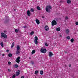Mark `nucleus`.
<instances>
[{"mask_svg": "<svg viewBox=\"0 0 78 78\" xmlns=\"http://www.w3.org/2000/svg\"><path fill=\"white\" fill-rule=\"evenodd\" d=\"M52 8L51 7V6L49 5L47 6L46 7V12H50V10Z\"/></svg>", "mask_w": 78, "mask_h": 78, "instance_id": "obj_1", "label": "nucleus"}, {"mask_svg": "<svg viewBox=\"0 0 78 78\" xmlns=\"http://www.w3.org/2000/svg\"><path fill=\"white\" fill-rule=\"evenodd\" d=\"M1 36L2 37H4L5 39H6L7 38V35L6 34L3 33H2L1 34Z\"/></svg>", "mask_w": 78, "mask_h": 78, "instance_id": "obj_2", "label": "nucleus"}, {"mask_svg": "<svg viewBox=\"0 0 78 78\" xmlns=\"http://www.w3.org/2000/svg\"><path fill=\"white\" fill-rule=\"evenodd\" d=\"M40 51L41 53H46V52H47V50L45 49H43V48H42Z\"/></svg>", "mask_w": 78, "mask_h": 78, "instance_id": "obj_3", "label": "nucleus"}, {"mask_svg": "<svg viewBox=\"0 0 78 78\" xmlns=\"http://www.w3.org/2000/svg\"><path fill=\"white\" fill-rule=\"evenodd\" d=\"M56 24H57V23H56V21L55 20H54L52 21V22L51 23L52 26H54L55 25H56Z\"/></svg>", "mask_w": 78, "mask_h": 78, "instance_id": "obj_4", "label": "nucleus"}, {"mask_svg": "<svg viewBox=\"0 0 78 78\" xmlns=\"http://www.w3.org/2000/svg\"><path fill=\"white\" fill-rule=\"evenodd\" d=\"M20 57H18L17 58H16V62H17L18 64H19V62H20Z\"/></svg>", "mask_w": 78, "mask_h": 78, "instance_id": "obj_5", "label": "nucleus"}, {"mask_svg": "<svg viewBox=\"0 0 78 78\" xmlns=\"http://www.w3.org/2000/svg\"><path fill=\"white\" fill-rule=\"evenodd\" d=\"M20 70L17 71L16 73V76H18L19 75H20Z\"/></svg>", "mask_w": 78, "mask_h": 78, "instance_id": "obj_6", "label": "nucleus"}, {"mask_svg": "<svg viewBox=\"0 0 78 78\" xmlns=\"http://www.w3.org/2000/svg\"><path fill=\"white\" fill-rule=\"evenodd\" d=\"M27 14L28 16H31V13H30V10H28L27 12Z\"/></svg>", "mask_w": 78, "mask_h": 78, "instance_id": "obj_7", "label": "nucleus"}, {"mask_svg": "<svg viewBox=\"0 0 78 78\" xmlns=\"http://www.w3.org/2000/svg\"><path fill=\"white\" fill-rule=\"evenodd\" d=\"M36 22L37 23V24H38V25H39V24L40 23V22H39V20L37 19H36L35 20Z\"/></svg>", "mask_w": 78, "mask_h": 78, "instance_id": "obj_8", "label": "nucleus"}, {"mask_svg": "<svg viewBox=\"0 0 78 78\" xmlns=\"http://www.w3.org/2000/svg\"><path fill=\"white\" fill-rule=\"evenodd\" d=\"M44 28H45V30H46V31L48 30L49 29V28H48V27L47 26H46Z\"/></svg>", "mask_w": 78, "mask_h": 78, "instance_id": "obj_9", "label": "nucleus"}, {"mask_svg": "<svg viewBox=\"0 0 78 78\" xmlns=\"http://www.w3.org/2000/svg\"><path fill=\"white\" fill-rule=\"evenodd\" d=\"M38 40V39H34V43H35L36 44V45H37V44H38V42H37Z\"/></svg>", "mask_w": 78, "mask_h": 78, "instance_id": "obj_10", "label": "nucleus"}, {"mask_svg": "<svg viewBox=\"0 0 78 78\" xmlns=\"http://www.w3.org/2000/svg\"><path fill=\"white\" fill-rule=\"evenodd\" d=\"M53 53H52L51 52H50L49 55V57H50V58H51V56H53Z\"/></svg>", "mask_w": 78, "mask_h": 78, "instance_id": "obj_11", "label": "nucleus"}, {"mask_svg": "<svg viewBox=\"0 0 78 78\" xmlns=\"http://www.w3.org/2000/svg\"><path fill=\"white\" fill-rule=\"evenodd\" d=\"M69 32H70V30H69L67 29L66 30V34H69Z\"/></svg>", "mask_w": 78, "mask_h": 78, "instance_id": "obj_12", "label": "nucleus"}, {"mask_svg": "<svg viewBox=\"0 0 78 78\" xmlns=\"http://www.w3.org/2000/svg\"><path fill=\"white\" fill-rule=\"evenodd\" d=\"M16 48H17V50H19L20 49V47L18 45L17 46Z\"/></svg>", "mask_w": 78, "mask_h": 78, "instance_id": "obj_13", "label": "nucleus"}, {"mask_svg": "<svg viewBox=\"0 0 78 78\" xmlns=\"http://www.w3.org/2000/svg\"><path fill=\"white\" fill-rule=\"evenodd\" d=\"M56 31H61V29H60V28L58 27L56 29Z\"/></svg>", "mask_w": 78, "mask_h": 78, "instance_id": "obj_14", "label": "nucleus"}, {"mask_svg": "<svg viewBox=\"0 0 78 78\" xmlns=\"http://www.w3.org/2000/svg\"><path fill=\"white\" fill-rule=\"evenodd\" d=\"M15 31L16 33H17L18 32H19V30L16 29L15 30Z\"/></svg>", "mask_w": 78, "mask_h": 78, "instance_id": "obj_15", "label": "nucleus"}, {"mask_svg": "<svg viewBox=\"0 0 78 78\" xmlns=\"http://www.w3.org/2000/svg\"><path fill=\"white\" fill-rule=\"evenodd\" d=\"M14 46V42H13L12 43V44L11 45V48H12V47H13Z\"/></svg>", "mask_w": 78, "mask_h": 78, "instance_id": "obj_16", "label": "nucleus"}, {"mask_svg": "<svg viewBox=\"0 0 78 78\" xmlns=\"http://www.w3.org/2000/svg\"><path fill=\"white\" fill-rule=\"evenodd\" d=\"M37 9L38 10H39V11H40V10H41V8H40V7L39 6H37Z\"/></svg>", "mask_w": 78, "mask_h": 78, "instance_id": "obj_17", "label": "nucleus"}, {"mask_svg": "<svg viewBox=\"0 0 78 78\" xmlns=\"http://www.w3.org/2000/svg\"><path fill=\"white\" fill-rule=\"evenodd\" d=\"M36 52V51L34 50H33L32 51L31 53L32 54H34Z\"/></svg>", "mask_w": 78, "mask_h": 78, "instance_id": "obj_18", "label": "nucleus"}, {"mask_svg": "<svg viewBox=\"0 0 78 78\" xmlns=\"http://www.w3.org/2000/svg\"><path fill=\"white\" fill-rule=\"evenodd\" d=\"M67 3H70L71 1L70 0H68L67 1Z\"/></svg>", "mask_w": 78, "mask_h": 78, "instance_id": "obj_19", "label": "nucleus"}, {"mask_svg": "<svg viewBox=\"0 0 78 78\" xmlns=\"http://www.w3.org/2000/svg\"><path fill=\"white\" fill-rule=\"evenodd\" d=\"M20 53V52L19 51V50H17L16 52V54H19Z\"/></svg>", "mask_w": 78, "mask_h": 78, "instance_id": "obj_20", "label": "nucleus"}, {"mask_svg": "<svg viewBox=\"0 0 78 78\" xmlns=\"http://www.w3.org/2000/svg\"><path fill=\"white\" fill-rule=\"evenodd\" d=\"M38 73H39V71L37 70H36L35 72V74H37Z\"/></svg>", "mask_w": 78, "mask_h": 78, "instance_id": "obj_21", "label": "nucleus"}, {"mask_svg": "<svg viewBox=\"0 0 78 78\" xmlns=\"http://www.w3.org/2000/svg\"><path fill=\"white\" fill-rule=\"evenodd\" d=\"M9 57H11L12 56V54L9 53L8 55Z\"/></svg>", "mask_w": 78, "mask_h": 78, "instance_id": "obj_22", "label": "nucleus"}, {"mask_svg": "<svg viewBox=\"0 0 78 78\" xmlns=\"http://www.w3.org/2000/svg\"><path fill=\"white\" fill-rule=\"evenodd\" d=\"M66 39H70V37L69 36H68L66 37Z\"/></svg>", "mask_w": 78, "mask_h": 78, "instance_id": "obj_23", "label": "nucleus"}, {"mask_svg": "<svg viewBox=\"0 0 78 78\" xmlns=\"http://www.w3.org/2000/svg\"><path fill=\"white\" fill-rule=\"evenodd\" d=\"M43 71L41 70L40 71V74L41 75H43Z\"/></svg>", "mask_w": 78, "mask_h": 78, "instance_id": "obj_24", "label": "nucleus"}, {"mask_svg": "<svg viewBox=\"0 0 78 78\" xmlns=\"http://www.w3.org/2000/svg\"><path fill=\"white\" fill-rule=\"evenodd\" d=\"M30 11H31V12H34V9L33 8H31Z\"/></svg>", "mask_w": 78, "mask_h": 78, "instance_id": "obj_25", "label": "nucleus"}, {"mask_svg": "<svg viewBox=\"0 0 78 78\" xmlns=\"http://www.w3.org/2000/svg\"><path fill=\"white\" fill-rule=\"evenodd\" d=\"M70 41L71 42L73 43V41H74V39H71Z\"/></svg>", "mask_w": 78, "mask_h": 78, "instance_id": "obj_26", "label": "nucleus"}, {"mask_svg": "<svg viewBox=\"0 0 78 78\" xmlns=\"http://www.w3.org/2000/svg\"><path fill=\"white\" fill-rule=\"evenodd\" d=\"M30 35H33L34 34V31H33L30 33Z\"/></svg>", "mask_w": 78, "mask_h": 78, "instance_id": "obj_27", "label": "nucleus"}, {"mask_svg": "<svg viewBox=\"0 0 78 78\" xmlns=\"http://www.w3.org/2000/svg\"><path fill=\"white\" fill-rule=\"evenodd\" d=\"M68 19H69V18L67 16H66L65 17V20H67Z\"/></svg>", "mask_w": 78, "mask_h": 78, "instance_id": "obj_28", "label": "nucleus"}, {"mask_svg": "<svg viewBox=\"0 0 78 78\" xmlns=\"http://www.w3.org/2000/svg\"><path fill=\"white\" fill-rule=\"evenodd\" d=\"M1 45L2 46V47H3V42H2L1 43Z\"/></svg>", "mask_w": 78, "mask_h": 78, "instance_id": "obj_29", "label": "nucleus"}, {"mask_svg": "<svg viewBox=\"0 0 78 78\" xmlns=\"http://www.w3.org/2000/svg\"><path fill=\"white\" fill-rule=\"evenodd\" d=\"M15 67L16 68H17V67H18V65L17 64H16L15 66Z\"/></svg>", "mask_w": 78, "mask_h": 78, "instance_id": "obj_30", "label": "nucleus"}, {"mask_svg": "<svg viewBox=\"0 0 78 78\" xmlns=\"http://www.w3.org/2000/svg\"><path fill=\"white\" fill-rule=\"evenodd\" d=\"M16 77V75L15 74L13 75L12 76V78H15Z\"/></svg>", "mask_w": 78, "mask_h": 78, "instance_id": "obj_31", "label": "nucleus"}, {"mask_svg": "<svg viewBox=\"0 0 78 78\" xmlns=\"http://www.w3.org/2000/svg\"><path fill=\"white\" fill-rule=\"evenodd\" d=\"M44 44L46 46H48V44H47V43H45Z\"/></svg>", "mask_w": 78, "mask_h": 78, "instance_id": "obj_32", "label": "nucleus"}, {"mask_svg": "<svg viewBox=\"0 0 78 78\" xmlns=\"http://www.w3.org/2000/svg\"><path fill=\"white\" fill-rule=\"evenodd\" d=\"M35 39H38V38H37V36H35L34 37Z\"/></svg>", "mask_w": 78, "mask_h": 78, "instance_id": "obj_33", "label": "nucleus"}, {"mask_svg": "<svg viewBox=\"0 0 78 78\" xmlns=\"http://www.w3.org/2000/svg\"><path fill=\"white\" fill-rule=\"evenodd\" d=\"M8 64H9V65H11V62H8Z\"/></svg>", "mask_w": 78, "mask_h": 78, "instance_id": "obj_34", "label": "nucleus"}, {"mask_svg": "<svg viewBox=\"0 0 78 78\" xmlns=\"http://www.w3.org/2000/svg\"><path fill=\"white\" fill-rule=\"evenodd\" d=\"M31 63L32 65H33V64H34V62L33 61H31Z\"/></svg>", "mask_w": 78, "mask_h": 78, "instance_id": "obj_35", "label": "nucleus"}, {"mask_svg": "<svg viewBox=\"0 0 78 78\" xmlns=\"http://www.w3.org/2000/svg\"><path fill=\"white\" fill-rule=\"evenodd\" d=\"M76 25H78V22H77L76 23Z\"/></svg>", "mask_w": 78, "mask_h": 78, "instance_id": "obj_36", "label": "nucleus"}, {"mask_svg": "<svg viewBox=\"0 0 78 78\" xmlns=\"http://www.w3.org/2000/svg\"><path fill=\"white\" fill-rule=\"evenodd\" d=\"M8 72H11V69H8Z\"/></svg>", "mask_w": 78, "mask_h": 78, "instance_id": "obj_37", "label": "nucleus"}, {"mask_svg": "<svg viewBox=\"0 0 78 78\" xmlns=\"http://www.w3.org/2000/svg\"><path fill=\"white\" fill-rule=\"evenodd\" d=\"M64 53H67V51H65Z\"/></svg>", "mask_w": 78, "mask_h": 78, "instance_id": "obj_38", "label": "nucleus"}, {"mask_svg": "<svg viewBox=\"0 0 78 78\" xmlns=\"http://www.w3.org/2000/svg\"><path fill=\"white\" fill-rule=\"evenodd\" d=\"M25 78V77H24V76H22L21 77V78Z\"/></svg>", "mask_w": 78, "mask_h": 78, "instance_id": "obj_39", "label": "nucleus"}, {"mask_svg": "<svg viewBox=\"0 0 78 78\" xmlns=\"http://www.w3.org/2000/svg\"><path fill=\"white\" fill-rule=\"evenodd\" d=\"M23 28H27V26H25L24 27H23Z\"/></svg>", "mask_w": 78, "mask_h": 78, "instance_id": "obj_40", "label": "nucleus"}, {"mask_svg": "<svg viewBox=\"0 0 78 78\" xmlns=\"http://www.w3.org/2000/svg\"><path fill=\"white\" fill-rule=\"evenodd\" d=\"M6 51L8 53V52H9V50H6Z\"/></svg>", "mask_w": 78, "mask_h": 78, "instance_id": "obj_41", "label": "nucleus"}, {"mask_svg": "<svg viewBox=\"0 0 78 78\" xmlns=\"http://www.w3.org/2000/svg\"><path fill=\"white\" fill-rule=\"evenodd\" d=\"M71 64H69V67H71Z\"/></svg>", "mask_w": 78, "mask_h": 78, "instance_id": "obj_42", "label": "nucleus"}, {"mask_svg": "<svg viewBox=\"0 0 78 78\" xmlns=\"http://www.w3.org/2000/svg\"><path fill=\"white\" fill-rule=\"evenodd\" d=\"M5 54H3L2 55V56H5Z\"/></svg>", "mask_w": 78, "mask_h": 78, "instance_id": "obj_43", "label": "nucleus"}, {"mask_svg": "<svg viewBox=\"0 0 78 78\" xmlns=\"http://www.w3.org/2000/svg\"><path fill=\"white\" fill-rule=\"evenodd\" d=\"M42 18L43 19H44V16H42Z\"/></svg>", "mask_w": 78, "mask_h": 78, "instance_id": "obj_44", "label": "nucleus"}, {"mask_svg": "<svg viewBox=\"0 0 78 78\" xmlns=\"http://www.w3.org/2000/svg\"><path fill=\"white\" fill-rule=\"evenodd\" d=\"M6 31H4V33H6Z\"/></svg>", "mask_w": 78, "mask_h": 78, "instance_id": "obj_45", "label": "nucleus"}, {"mask_svg": "<svg viewBox=\"0 0 78 78\" xmlns=\"http://www.w3.org/2000/svg\"><path fill=\"white\" fill-rule=\"evenodd\" d=\"M60 36V37H62V35H61Z\"/></svg>", "mask_w": 78, "mask_h": 78, "instance_id": "obj_46", "label": "nucleus"}, {"mask_svg": "<svg viewBox=\"0 0 78 78\" xmlns=\"http://www.w3.org/2000/svg\"><path fill=\"white\" fill-rule=\"evenodd\" d=\"M65 66H66V67H67V65H65Z\"/></svg>", "mask_w": 78, "mask_h": 78, "instance_id": "obj_47", "label": "nucleus"}, {"mask_svg": "<svg viewBox=\"0 0 78 78\" xmlns=\"http://www.w3.org/2000/svg\"><path fill=\"white\" fill-rule=\"evenodd\" d=\"M31 58H29V59H31Z\"/></svg>", "mask_w": 78, "mask_h": 78, "instance_id": "obj_48", "label": "nucleus"}, {"mask_svg": "<svg viewBox=\"0 0 78 78\" xmlns=\"http://www.w3.org/2000/svg\"><path fill=\"white\" fill-rule=\"evenodd\" d=\"M71 39H73V38H72Z\"/></svg>", "mask_w": 78, "mask_h": 78, "instance_id": "obj_49", "label": "nucleus"}, {"mask_svg": "<svg viewBox=\"0 0 78 78\" xmlns=\"http://www.w3.org/2000/svg\"><path fill=\"white\" fill-rule=\"evenodd\" d=\"M0 55H1V53H0Z\"/></svg>", "mask_w": 78, "mask_h": 78, "instance_id": "obj_50", "label": "nucleus"}]
</instances>
